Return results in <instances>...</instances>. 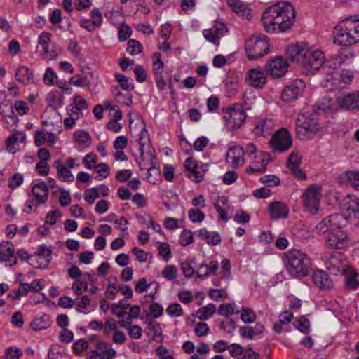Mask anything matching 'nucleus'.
Wrapping results in <instances>:
<instances>
[{
	"mask_svg": "<svg viewBox=\"0 0 359 359\" xmlns=\"http://www.w3.org/2000/svg\"><path fill=\"white\" fill-rule=\"evenodd\" d=\"M334 43L349 46L359 40V16L353 15L340 22L333 32Z\"/></svg>",
	"mask_w": 359,
	"mask_h": 359,
	"instance_id": "f257e3e1",
	"label": "nucleus"
},
{
	"mask_svg": "<svg viewBox=\"0 0 359 359\" xmlns=\"http://www.w3.org/2000/svg\"><path fill=\"white\" fill-rule=\"evenodd\" d=\"M281 13L275 18L264 17V27L268 32H285L290 28L296 18V11L290 2H281Z\"/></svg>",
	"mask_w": 359,
	"mask_h": 359,
	"instance_id": "f03ea898",
	"label": "nucleus"
},
{
	"mask_svg": "<svg viewBox=\"0 0 359 359\" xmlns=\"http://www.w3.org/2000/svg\"><path fill=\"white\" fill-rule=\"evenodd\" d=\"M287 269L294 278L306 277L311 270V261L304 252L292 249L286 254Z\"/></svg>",
	"mask_w": 359,
	"mask_h": 359,
	"instance_id": "7ed1b4c3",
	"label": "nucleus"
},
{
	"mask_svg": "<svg viewBox=\"0 0 359 359\" xmlns=\"http://www.w3.org/2000/svg\"><path fill=\"white\" fill-rule=\"evenodd\" d=\"M245 49L250 60L262 57L268 53L269 45L266 37L260 34H253L246 41Z\"/></svg>",
	"mask_w": 359,
	"mask_h": 359,
	"instance_id": "20e7f679",
	"label": "nucleus"
},
{
	"mask_svg": "<svg viewBox=\"0 0 359 359\" xmlns=\"http://www.w3.org/2000/svg\"><path fill=\"white\" fill-rule=\"evenodd\" d=\"M346 222V218L341 214L336 213L325 217L316 226L318 234L323 235L330 231L343 228Z\"/></svg>",
	"mask_w": 359,
	"mask_h": 359,
	"instance_id": "39448f33",
	"label": "nucleus"
},
{
	"mask_svg": "<svg viewBox=\"0 0 359 359\" xmlns=\"http://www.w3.org/2000/svg\"><path fill=\"white\" fill-rule=\"evenodd\" d=\"M246 114L240 104L229 108L224 114L226 126L230 131L239 129L246 118Z\"/></svg>",
	"mask_w": 359,
	"mask_h": 359,
	"instance_id": "423d86ee",
	"label": "nucleus"
},
{
	"mask_svg": "<svg viewBox=\"0 0 359 359\" xmlns=\"http://www.w3.org/2000/svg\"><path fill=\"white\" fill-rule=\"evenodd\" d=\"M321 197V186L313 184L309 186L302 194L304 207L311 213L318 212Z\"/></svg>",
	"mask_w": 359,
	"mask_h": 359,
	"instance_id": "0eeeda50",
	"label": "nucleus"
},
{
	"mask_svg": "<svg viewBox=\"0 0 359 359\" xmlns=\"http://www.w3.org/2000/svg\"><path fill=\"white\" fill-rule=\"evenodd\" d=\"M270 144L275 151L281 153L291 147L292 139L288 130L283 128L273 134Z\"/></svg>",
	"mask_w": 359,
	"mask_h": 359,
	"instance_id": "6e6552de",
	"label": "nucleus"
},
{
	"mask_svg": "<svg viewBox=\"0 0 359 359\" xmlns=\"http://www.w3.org/2000/svg\"><path fill=\"white\" fill-rule=\"evenodd\" d=\"M305 88V83L302 79H296L285 86L282 93V100L284 102L295 100L301 95Z\"/></svg>",
	"mask_w": 359,
	"mask_h": 359,
	"instance_id": "1a4fd4ad",
	"label": "nucleus"
},
{
	"mask_svg": "<svg viewBox=\"0 0 359 359\" xmlns=\"http://www.w3.org/2000/svg\"><path fill=\"white\" fill-rule=\"evenodd\" d=\"M324 236L326 243L334 249H342L347 244L348 235L342 228L330 231Z\"/></svg>",
	"mask_w": 359,
	"mask_h": 359,
	"instance_id": "9d476101",
	"label": "nucleus"
},
{
	"mask_svg": "<svg viewBox=\"0 0 359 359\" xmlns=\"http://www.w3.org/2000/svg\"><path fill=\"white\" fill-rule=\"evenodd\" d=\"M324 55L320 50H316L314 51L309 50L305 62H303L302 66L311 73L316 70L319 69L324 63Z\"/></svg>",
	"mask_w": 359,
	"mask_h": 359,
	"instance_id": "9b49d317",
	"label": "nucleus"
},
{
	"mask_svg": "<svg viewBox=\"0 0 359 359\" xmlns=\"http://www.w3.org/2000/svg\"><path fill=\"white\" fill-rule=\"evenodd\" d=\"M346 266V260L343 259V255L339 252L331 255L326 262L327 270L334 275L343 273Z\"/></svg>",
	"mask_w": 359,
	"mask_h": 359,
	"instance_id": "f8f14e48",
	"label": "nucleus"
},
{
	"mask_svg": "<svg viewBox=\"0 0 359 359\" xmlns=\"http://www.w3.org/2000/svg\"><path fill=\"white\" fill-rule=\"evenodd\" d=\"M226 32L225 25L219 21H216L214 26L209 29H205L203 32V36L211 43L219 45V39Z\"/></svg>",
	"mask_w": 359,
	"mask_h": 359,
	"instance_id": "ddd939ff",
	"label": "nucleus"
},
{
	"mask_svg": "<svg viewBox=\"0 0 359 359\" xmlns=\"http://www.w3.org/2000/svg\"><path fill=\"white\" fill-rule=\"evenodd\" d=\"M309 49L304 44H294L290 46L287 49V55L291 61L302 65L305 62Z\"/></svg>",
	"mask_w": 359,
	"mask_h": 359,
	"instance_id": "4468645a",
	"label": "nucleus"
},
{
	"mask_svg": "<svg viewBox=\"0 0 359 359\" xmlns=\"http://www.w3.org/2000/svg\"><path fill=\"white\" fill-rule=\"evenodd\" d=\"M340 208L348 212L349 217L359 219V198L355 196L348 195L340 202Z\"/></svg>",
	"mask_w": 359,
	"mask_h": 359,
	"instance_id": "2eb2a0df",
	"label": "nucleus"
},
{
	"mask_svg": "<svg viewBox=\"0 0 359 359\" xmlns=\"http://www.w3.org/2000/svg\"><path fill=\"white\" fill-rule=\"evenodd\" d=\"M302 164V156L296 151H292L288 157L287 167L290 169L292 175L299 180H305L306 175L300 169Z\"/></svg>",
	"mask_w": 359,
	"mask_h": 359,
	"instance_id": "dca6fc26",
	"label": "nucleus"
},
{
	"mask_svg": "<svg viewBox=\"0 0 359 359\" xmlns=\"http://www.w3.org/2000/svg\"><path fill=\"white\" fill-rule=\"evenodd\" d=\"M288 63L283 57H279L272 60L266 65V72L274 77H280L285 74Z\"/></svg>",
	"mask_w": 359,
	"mask_h": 359,
	"instance_id": "f3484780",
	"label": "nucleus"
},
{
	"mask_svg": "<svg viewBox=\"0 0 359 359\" xmlns=\"http://www.w3.org/2000/svg\"><path fill=\"white\" fill-rule=\"evenodd\" d=\"M337 101L341 108L348 110L359 109V93L341 95Z\"/></svg>",
	"mask_w": 359,
	"mask_h": 359,
	"instance_id": "a211bd4d",
	"label": "nucleus"
},
{
	"mask_svg": "<svg viewBox=\"0 0 359 359\" xmlns=\"http://www.w3.org/2000/svg\"><path fill=\"white\" fill-rule=\"evenodd\" d=\"M0 261L7 262L9 266L16 264V256L13 244L5 241L0 244Z\"/></svg>",
	"mask_w": 359,
	"mask_h": 359,
	"instance_id": "6ab92c4d",
	"label": "nucleus"
},
{
	"mask_svg": "<svg viewBox=\"0 0 359 359\" xmlns=\"http://www.w3.org/2000/svg\"><path fill=\"white\" fill-rule=\"evenodd\" d=\"M245 151L240 146H235L229 149L226 154V161L231 163L233 168H238L244 164L243 155Z\"/></svg>",
	"mask_w": 359,
	"mask_h": 359,
	"instance_id": "aec40b11",
	"label": "nucleus"
},
{
	"mask_svg": "<svg viewBox=\"0 0 359 359\" xmlns=\"http://www.w3.org/2000/svg\"><path fill=\"white\" fill-rule=\"evenodd\" d=\"M266 71L261 67L249 71V83L256 88H262L266 82Z\"/></svg>",
	"mask_w": 359,
	"mask_h": 359,
	"instance_id": "412c9836",
	"label": "nucleus"
},
{
	"mask_svg": "<svg viewBox=\"0 0 359 359\" xmlns=\"http://www.w3.org/2000/svg\"><path fill=\"white\" fill-rule=\"evenodd\" d=\"M312 278L314 284L321 290L330 289L333 286L331 278L322 270L314 271Z\"/></svg>",
	"mask_w": 359,
	"mask_h": 359,
	"instance_id": "4be33fe9",
	"label": "nucleus"
},
{
	"mask_svg": "<svg viewBox=\"0 0 359 359\" xmlns=\"http://www.w3.org/2000/svg\"><path fill=\"white\" fill-rule=\"evenodd\" d=\"M268 209L273 219L285 218L289 212L287 206L284 203L279 201L270 203Z\"/></svg>",
	"mask_w": 359,
	"mask_h": 359,
	"instance_id": "5701e85b",
	"label": "nucleus"
},
{
	"mask_svg": "<svg viewBox=\"0 0 359 359\" xmlns=\"http://www.w3.org/2000/svg\"><path fill=\"white\" fill-rule=\"evenodd\" d=\"M32 191L36 201V207L47 201L48 189L45 182H41L33 185Z\"/></svg>",
	"mask_w": 359,
	"mask_h": 359,
	"instance_id": "b1692460",
	"label": "nucleus"
},
{
	"mask_svg": "<svg viewBox=\"0 0 359 359\" xmlns=\"http://www.w3.org/2000/svg\"><path fill=\"white\" fill-rule=\"evenodd\" d=\"M218 269V262L212 260L209 265L202 264L196 271L197 278H207L210 273L215 274Z\"/></svg>",
	"mask_w": 359,
	"mask_h": 359,
	"instance_id": "393cba45",
	"label": "nucleus"
},
{
	"mask_svg": "<svg viewBox=\"0 0 359 359\" xmlns=\"http://www.w3.org/2000/svg\"><path fill=\"white\" fill-rule=\"evenodd\" d=\"M93 79L92 73L79 74L72 76L69 79V83L78 87H88L90 86Z\"/></svg>",
	"mask_w": 359,
	"mask_h": 359,
	"instance_id": "a878e982",
	"label": "nucleus"
},
{
	"mask_svg": "<svg viewBox=\"0 0 359 359\" xmlns=\"http://www.w3.org/2000/svg\"><path fill=\"white\" fill-rule=\"evenodd\" d=\"M50 325V316L47 314H43L39 318H34L31 322L30 326L34 330H41L48 328Z\"/></svg>",
	"mask_w": 359,
	"mask_h": 359,
	"instance_id": "bb28decb",
	"label": "nucleus"
},
{
	"mask_svg": "<svg viewBox=\"0 0 359 359\" xmlns=\"http://www.w3.org/2000/svg\"><path fill=\"white\" fill-rule=\"evenodd\" d=\"M273 128V122L271 119H266L260 122L254 128V133L258 136L269 135Z\"/></svg>",
	"mask_w": 359,
	"mask_h": 359,
	"instance_id": "cd10ccee",
	"label": "nucleus"
},
{
	"mask_svg": "<svg viewBox=\"0 0 359 359\" xmlns=\"http://www.w3.org/2000/svg\"><path fill=\"white\" fill-rule=\"evenodd\" d=\"M227 3L233 11L241 14L243 17L248 18L250 15V10L239 0H227Z\"/></svg>",
	"mask_w": 359,
	"mask_h": 359,
	"instance_id": "c85d7f7f",
	"label": "nucleus"
},
{
	"mask_svg": "<svg viewBox=\"0 0 359 359\" xmlns=\"http://www.w3.org/2000/svg\"><path fill=\"white\" fill-rule=\"evenodd\" d=\"M114 77L123 90L130 92L134 89V81L132 78L122 74H116Z\"/></svg>",
	"mask_w": 359,
	"mask_h": 359,
	"instance_id": "c756f323",
	"label": "nucleus"
},
{
	"mask_svg": "<svg viewBox=\"0 0 359 359\" xmlns=\"http://www.w3.org/2000/svg\"><path fill=\"white\" fill-rule=\"evenodd\" d=\"M26 140V135L23 132H17L7 139V150L10 153H15V148L13 147V144H15L18 141H20L21 142H25Z\"/></svg>",
	"mask_w": 359,
	"mask_h": 359,
	"instance_id": "7c9ffc66",
	"label": "nucleus"
},
{
	"mask_svg": "<svg viewBox=\"0 0 359 359\" xmlns=\"http://www.w3.org/2000/svg\"><path fill=\"white\" fill-rule=\"evenodd\" d=\"M33 72L26 66H20L16 71L15 78L20 83H25L33 79Z\"/></svg>",
	"mask_w": 359,
	"mask_h": 359,
	"instance_id": "2f4dec72",
	"label": "nucleus"
},
{
	"mask_svg": "<svg viewBox=\"0 0 359 359\" xmlns=\"http://www.w3.org/2000/svg\"><path fill=\"white\" fill-rule=\"evenodd\" d=\"M52 34L50 32H42L38 38V43L42 46V55L48 56L49 53V43Z\"/></svg>",
	"mask_w": 359,
	"mask_h": 359,
	"instance_id": "473e14b6",
	"label": "nucleus"
},
{
	"mask_svg": "<svg viewBox=\"0 0 359 359\" xmlns=\"http://www.w3.org/2000/svg\"><path fill=\"white\" fill-rule=\"evenodd\" d=\"M89 327L92 330H101L102 328L104 329V332L106 334H110L112 330V318H109L107 320L105 323V325L104 326L102 323L98 320H92L89 323Z\"/></svg>",
	"mask_w": 359,
	"mask_h": 359,
	"instance_id": "72a5a7b5",
	"label": "nucleus"
},
{
	"mask_svg": "<svg viewBox=\"0 0 359 359\" xmlns=\"http://www.w3.org/2000/svg\"><path fill=\"white\" fill-rule=\"evenodd\" d=\"M215 306L213 304H209L205 306L200 308L196 313L200 319L206 320L212 316L215 313Z\"/></svg>",
	"mask_w": 359,
	"mask_h": 359,
	"instance_id": "f704fd0d",
	"label": "nucleus"
},
{
	"mask_svg": "<svg viewBox=\"0 0 359 359\" xmlns=\"http://www.w3.org/2000/svg\"><path fill=\"white\" fill-rule=\"evenodd\" d=\"M319 130L318 123L316 121L312 123L304 121L301 126H299L296 130L299 135L303 130L309 133H315Z\"/></svg>",
	"mask_w": 359,
	"mask_h": 359,
	"instance_id": "c9c22d12",
	"label": "nucleus"
},
{
	"mask_svg": "<svg viewBox=\"0 0 359 359\" xmlns=\"http://www.w3.org/2000/svg\"><path fill=\"white\" fill-rule=\"evenodd\" d=\"M293 324L302 333L307 334L310 330V322L305 316L299 317Z\"/></svg>",
	"mask_w": 359,
	"mask_h": 359,
	"instance_id": "e433bc0d",
	"label": "nucleus"
},
{
	"mask_svg": "<svg viewBox=\"0 0 359 359\" xmlns=\"http://www.w3.org/2000/svg\"><path fill=\"white\" fill-rule=\"evenodd\" d=\"M228 199L225 196H221L219 198L218 202L215 203V208L219 213L220 218L222 220L227 221L229 218L225 212V208L224 206L227 205Z\"/></svg>",
	"mask_w": 359,
	"mask_h": 359,
	"instance_id": "4c0bfd02",
	"label": "nucleus"
},
{
	"mask_svg": "<svg viewBox=\"0 0 359 359\" xmlns=\"http://www.w3.org/2000/svg\"><path fill=\"white\" fill-rule=\"evenodd\" d=\"M218 314L223 316H228L229 315L233 313H238L240 311L236 309V305L234 303L221 304L218 309Z\"/></svg>",
	"mask_w": 359,
	"mask_h": 359,
	"instance_id": "58836bf2",
	"label": "nucleus"
},
{
	"mask_svg": "<svg viewBox=\"0 0 359 359\" xmlns=\"http://www.w3.org/2000/svg\"><path fill=\"white\" fill-rule=\"evenodd\" d=\"M281 2L277 3L267 8V9L263 13L262 16V21L264 25V17L269 15L273 18H276V15L281 13Z\"/></svg>",
	"mask_w": 359,
	"mask_h": 359,
	"instance_id": "ea45409f",
	"label": "nucleus"
},
{
	"mask_svg": "<svg viewBox=\"0 0 359 359\" xmlns=\"http://www.w3.org/2000/svg\"><path fill=\"white\" fill-rule=\"evenodd\" d=\"M241 319L245 323H252L256 320V315L251 309L243 308L241 311Z\"/></svg>",
	"mask_w": 359,
	"mask_h": 359,
	"instance_id": "a19ab883",
	"label": "nucleus"
},
{
	"mask_svg": "<svg viewBox=\"0 0 359 359\" xmlns=\"http://www.w3.org/2000/svg\"><path fill=\"white\" fill-rule=\"evenodd\" d=\"M162 276L168 280H174L177 277V270L174 265H168L162 271Z\"/></svg>",
	"mask_w": 359,
	"mask_h": 359,
	"instance_id": "79ce46f5",
	"label": "nucleus"
},
{
	"mask_svg": "<svg viewBox=\"0 0 359 359\" xmlns=\"http://www.w3.org/2000/svg\"><path fill=\"white\" fill-rule=\"evenodd\" d=\"M142 47L140 41L135 39H130L128 42L127 52L130 55H137L142 52Z\"/></svg>",
	"mask_w": 359,
	"mask_h": 359,
	"instance_id": "37998d69",
	"label": "nucleus"
},
{
	"mask_svg": "<svg viewBox=\"0 0 359 359\" xmlns=\"http://www.w3.org/2000/svg\"><path fill=\"white\" fill-rule=\"evenodd\" d=\"M74 303L76 305V309L78 312H82L83 309H86L89 306L90 304V299L88 296L84 295L81 297H77L74 300Z\"/></svg>",
	"mask_w": 359,
	"mask_h": 359,
	"instance_id": "c03bdc74",
	"label": "nucleus"
},
{
	"mask_svg": "<svg viewBox=\"0 0 359 359\" xmlns=\"http://www.w3.org/2000/svg\"><path fill=\"white\" fill-rule=\"evenodd\" d=\"M97 349L100 353V359H112V348L104 343L97 344Z\"/></svg>",
	"mask_w": 359,
	"mask_h": 359,
	"instance_id": "a18cd8bd",
	"label": "nucleus"
},
{
	"mask_svg": "<svg viewBox=\"0 0 359 359\" xmlns=\"http://www.w3.org/2000/svg\"><path fill=\"white\" fill-rule=\"evenodd\" d=\"M265 156L266 154H263V156L262 158V163L261 165H259L258 163H253L252 165H250L247 169V172L248 174H252L255 172L262 173L266 171V165L267 163H265Z\"/></svg>",
	"mask_w": 359,
	"mask_h": 359,
	"instance_id": "49530a36",
	"label": "nucleus"
},
{
	"mask_svg": "<svg viewBox=\"0 0 359 359\" xmlns=\"http://www.w3.org/2000/svg\"><path fill=\"white\" fill-rule=\"evenodd\" d=\"M346 177L352 187L359 189V172L348 171Z\"/></svg>",
	"mask_w": 359,
	"mask_h": 359,
	"instance_id": "de8ad7c7",
	"label": "nucleus"
},
{
	"mask_svg": "<svg viewBox=\"0 0 359 359\" xmlns=\"http://www.w3.org/2000/svg\"><path fill=\"white\" fill-rule=\"evenodd\" d=\"M132 30L128 25L122 24L118 27V38L120 41H125L131 35Z\"/></svg>",
	"mask_w": 359,
	"mask_h": 359,
	"instance_id": "09e8293b",
	"label": "nucleus"
},
{
	"mask_svg": "<svg viewBox=\"0 0 359 359\" xmlns=\"http://www.w3.org/2000/svg\"><path fill=\"white\" fill-rule=\"evenodd\" d=\"M94 173L97 174L95 177L96 179L100 177L105 178L109 174V168L106 163H101L97 165L94 170Z\"/></svg>",
	"mask_w": 359,
	"mask_h": 359,
	"instance_id": "8fccbe9b",
	"label": "nucleus"
},
{
	"mask_svg": "<svg viewBox=\"0 0 359 359\" xmlns=\"http://www.w3.org/2000/svg\"><path fill=\"white\" fill-rule=\"evenodd\" d=\"M61 216L62 214L59 210H50L47 213L46 216L45 223L46 224L54 225L55 224L57 220L61 217Z\"/></svg>",
	"mask_w": 359,
	"mask_h": 359,
	"instance_id": "3c124183",
	"label": "nucleus"
},
{
	"mask_svg": "<svg viewBox=\"0 0 359 359\" xmlns=\"http://www.w3.org/2000/svg\"><path fill=\"white\" fill-rule=\"evenodd\" d=\"M192 264H195L194 260L185 261L181 264L182 271L186 277L189 278L194 273H196L192 266Z\"/></svg>",
	"mask_w": 359,
	"mask_h": 359,
	"instance_id": "603ef678",
	"label": "nucleus"
},
{
	"mask_svg": "<svg viewBox=\"0 0 359 359\" xmlns=\"http://www.w3.org/2000/svg\"><path fill=\"white\" fill-rule=\"evenodd\" d=\"M189 219L194 222H201L205 218V215L198 209H191L189 210Z\"/></svg>",
	"mask_w": 359,
	"mask_h": 359,
	"instance_id": "864d4df0",
	"label": "nucleus"
},
{
	"mask_svg": "<svg viewBox=\"0 0 359 359\" xmlns=\"http://www.w3.org/2000/svg\"><path fill=\"white\" fill-rule=\"evenodd\" d=\"M72 289L77 295H80L83 292L88 290L87 283L80 280H77L72 284Z\"/></svg>",
	"mask_w": 359,
	"mask_h": 359,
	"instance_id": "5fc2aeb1",
	"label": "nucleus"
},
{
	"mask_svg": "<svg viewBox=\"0 0 359 359\" xmlns=\"http://www.w3.org/2000/svg\"><path fill=\"white\" fill-rule=\"evenodd\" d=\"M128 144V139L126 136H118L114 141V149L116 150H123Z\"/></svg>",
	"mask_w": 359,
	"mask_h": 359,
	"instance_id": "6e6d98bb",
	"label": "nucleus"
},
{
	"mask_svg": "<svg viewBox=\"0 0 359 359\" xmlns=\"http://www.w3.org/2000/svg\"><path fill=\"white\" fill-rule=\"evenodd\" d=\"M158 253L165 261H168L171 256V249L169 244L161 243L158 246Z\"/></svg>",
	"mask_w": 359,
	"mask_h": 359,
	"instance_id": "4d7b16f0",
	"label": "nucleus"
},
{
	"mask_svg": "<svg viewBox=\"0 0 359 359\" xmlns=\"http://www.w3.org/2000/svg\"><path fill=\"white\" fill-rule=\"evenodd\" d=\"M129 305L130 304L126 300H123L118 304H114V315H116L119 317L126 316L127 313L119 309H126L128 308Z\"/></svg>",
	"mask_w": 359,
	"mask_h": 359,
	"instance_id": "13d9d810",
	"label": "nucleus"
},
{
	"mask_svg": "<svg viewBox=\"0 0 359 359\" xmlns=\"http://www.w3.org/2000/svg\"><path fill=\"white\" fill-rule=\"evenodd\" d=\"M209 295L212 299H214L215 301L226 299L228 297L226 290H224V289H222V290L210 289L209 290Z\"/></svg>",
	"mask_w": 359,
	"mask_h": 359,
	"instance_id": "bf43d9fd",
	"label": "nucleus"
},
{
	"mask_svg": "<svg viewBox=\"0 0 359 359\" xmlns=\"http://www.w3.org/2000/svg\"><path fill=\"white\" fill-rule=\"evenodd\" d=\"M52 255V250L46 247L45 245H41L39 248V251L36 253V255L39 257H43L46 259V264L44 266H46L50 261Z\"/></svg>",
	"mask_w": 359,
	"mask_h": 359,
	"instance_id": "052dcab7",
	"label": "nucleus"
},
{
	"mask_svg": "<svg viewBox=\"0 0 359 359\" xmlns=\"http://www.w3.org/2000/svg\"><path fill=\"white\" fill-rule=\"evenodd\" d=\"M88 344L83 339H79L73 344V351L76 355L81 354L84 351L87 350Z\"/></svg>",
	"mask_w": 359,
	"mask_h": 359,
	"instance_id": "680f3d73",
	"label": "nucleus"
},
{
	"mask_svg": "<svg viewBox=\"0 0 359 359\" xmlns=\"http://www.w3.org/2000/svg\"><path fill=\"white\" fill-rule=\"evenodd\" d=\"M84 197L89 204H93L95 200L99 197L98 188H92L85 191Z\"/></svg>",
	"mask_w": 359,
	"mask_h": 359,
	"instance_id": "e2e57ef3",
	"label": "nucleus"
},
{
	"mask_svg": "<svg viewBox=\"0 0 359 359\" xmlns=\"http://www.w3.org/2000/svg\"><path fill=\"white\" fill-rule=\"evenodd\" d=\"M23 176L20 173H15L12 177L9 179L8 186L13 189L21 185L23 182Z\"/></svg>",
	"mask_w": 359,
	"mask_h": 359,
	"instance_id": "0e129e2a",
	"label": "nucleus"
},
{
	"mask_svg": "<svg viewBox=\"0 0 359 359\" xmlns=\"http://www.w3.org/2000/svg\"><path fill=\"white\" fill-rule=\"evenodd\" d=\"M346 285L348 287L357 289L359 287V281L357 279V273L351 272L346 276Z\"/></svg>",
	"mask_w": 359,
	"mask_h": 359,
	"instance_id": "69168bd1",
	"label": "nucleus"
},
{
	"mask_svg": "<svg viewBox=\"0 0 359 359\" xmlns=\"http://www.w3.org/2000/svg\"><path fill=\"white\" fill-rule=\"evenodd\" d=\"M167 313L172 316L178 317L182 315V309L180 304L175 303L170 304L166 309Z\"/></svg>",
	"mask_w": 359,
	"mask_h": 359,
	"instance_id": "338daca9",
	"label": "nucleus"
},
{
	"mask_svg": "<svg viewBox=\"0 0 359 359\" xmlns=\"http://www.w3.org/2000/svg\"><path fill=\"white\" fill-rule=\"evenodd\" d=\"M22 355V350L11 347L6 350L5 356L6 359H19Z\"/></svg>",
	"mask_w": 359,
	"mask_h": 359,
	"instance_id": "774afa93",
	"label": "nucleus"
}]
</instances>
